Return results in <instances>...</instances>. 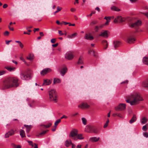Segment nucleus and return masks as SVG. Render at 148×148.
Here are the masks:
<instances>
[{
	"label": "nucleus",
	"mask_w": 148,
	"mask_h": 148,
	"mask_svg": "<svg viewBox=\"0 0 148 148\" xmlns=\"http://www.w3.org/2000/svg\"><path fill=\"white\" fill-rule=\"evenodd\" d=\"M126 109V104L125 103H120L119 105L115 107L116 111H122Z\"/></svg>",
	"instance_id": "obj_6"
},
{
	"label": "nucleus",
	"mask_w": 148,
	"mask_h": 148,
	"mask_svg": "<svg viewBox=\"0 0 148 148\" xmlns=\"http://www.w3.org/2000/svg\"><path fill=\"white\" fill-rule=\"evenodd\" d=\"M52 125V124L51 123H49L47 125H44L43 124H41L40 126L42 127L43 128H48L50 126Z\"/></svg>",
	"instance_id": "obj_29"
},
{
	"label": "nucleus",
	"mask_w": 148,
	"mask_h": 148,
	"mask_svg": "<svg viewBox=\"0 0 148 148\" xmlns=\"http://www.w3.org/2000/svg\"><path fill=\"white\" fill-rule=\"evenodd\" d=\"M20 77L23 80H28L30 79V76L26 71H22L20 72Z\"/></svg>",
	"instance_id": "obj_5"
},
{
	"label": "nucleus",
	"mask_w": 148,
	"mask_h": 148,
	"mask_svg": "<svg viewBox=\"0 0 148 148\" xmlns=\"http://www.w3.org/2000/svg\"><path fill=\"white\" fill-rule=\"evenodd\" d=\"M141 24V21L138 20L135 23L131 24L130 26L131 27H133L140 26Z\"/></svg>",
	"instance_id": "obj_11"
},
{
	"label": "nucleus",
	"mask_w": 148,
	"mask_h": 148,
	"mask_svg": "<svg viewBox=\"0 0 148 148\" xmlns=\"http://www.w3.org/2000/svg\"><path fill=\"white\" fill-rule=\"evenodd\" d=\"M125 19L122 18L121 16H118L115 18L114 20V22L116 23L117 22L122 23L125 21Z\"/></svg>",
	"instance_id": "obj_8"
},
{
	"label": "nucleus",
	"mask_w": 148,
	"mask_h": 148,
	"mask_svg": "<svg viewBox=\"0 0 148 148\" xmlns=\"http://www.w3.org/2000/svg\"><path fill=\"white\" fill-rule=\"evenodd\" d=\"M62 9V8L59 6H58L57 8V11L54 13V14L55 15L56 13H58Z\"/></svg>",
	"instance_id": "obj_37"
},
{
	"label": "nucleus",
	"mask_w": 148,
	"mask_h": 148,
	"mask_svg": "<svg viewBox=\"0 0 148 148\" xmlns=\"http://www.w3.org/2000/svg\"><path fill=\"white\" fill-rule=\"evenodd\" d=\"M127 99L126 100V102L130 103L131 105L134 106L138 104L140 101L143 100L140 94L138 92H134L128 96Z\"/></svg>",
	"instance_id": "obj_2"
},
{
	"label": "nucleus",
	"mask_w": 148,
	"mask_h": 148,
	"mask_svg": "<svg viewBox=\"0 0 148 148\" xmlns=\"http://www.w3.org/2000/svg\"><path fill=\"white\" fill-rule=\"evenodd\" d=\"M6 73V71L4 70L0 71V76Z\"/></svg>",
	"instance_id": "obj_47"
},
{
	"label": "nucleus",
	"mask_w": 148,
	"mask_h": 148,
	"mask_svg": "<svg viewBox=\"0 0 148 148\" xmlns=\"http://www.w3.org/2000/svg\"><path fill=\"white\" fill-rule=\"evenodd\" d=\"M56 41V38H53L51 40V42L52 43H55Z\"/></svg>",
	"instance_id": "obj_49"
},
{
	"label": "nucleus",
	"mask_w": 148,
	"mask_h": 148,
	"mask_svg": "<svg viewBox=\"0 0 148 148\" xmlns=\"http://www.w3.org/2000/svg\"><path fill=\"white\" fill-rule=\"evenodd\" d=\"M98 23V21L96 20H94L92 21L90 23V25H96Z\"/></svg>",
	"instance_id": "obj_39"
},
{
	"label": "nucleus",
	"mask_w": 148,
	"mask_h": 148,
	"mask_svg": "<svg viewBox=\"0 0 148 148\" xmlns=\"http://www.w3.org/2000/svg\"><path fill=\"white\" fill-rule=\"evenodd\" d=\"M144 136L146 138L148 137V133L147 132H145L143 133Z\"/></svg>",
	"instance_id": "obj_52"
},
{
	"label": "nucleus",
	"mask_w": 148,
	"mask_h": 148,
	"mask_svg": "<svg viewBox=\"0 0 148 148\" xmlns=\"http://www.w3.org/2000/svg\"><path fill=\"white\" fill-rule=\"evenodd\" d=\"M14 134V131L12 129L7 133L5 135V138H8L10 136H11Z\"/></svg>",
	"instance_id": "obj_12"
},
{
	"label": "nucleus",
	"mask_w": 148,
	"mask_h": 148,
	"mask_svg": "<svg viewBox=\"0 0 148 148\" xmlns=\"http://www.w3.org/2000/svg\"><path fill=\"white\" fill-rule=\"evenodd\" d=\"M58 33L60 36L63 35L64 34L62 32V31L61 30L58 31Z\"/></svg>",
	"instance_id": "obj_56"
},
{
	"label": "nucleus",
	"mask_w": 148,
	"mask_h": 148,
	"mask_svg": "<svg viewBox=\"0 0 148 148\" xmlns=\"http://www.w3.org/2000/svg\"><path fill=\"white\" fill-rule=\"evenodd\" d=\"M27 59L30 60H32L34 59V56L33 54H30L27 58Z\"/></svg>",
	"instance_id": "obj_35"
},
{
	"label": "nucleus",
	"mask_w": 148,
	"mask_h": 148,
	"mask_svg": "<svg viewBox=\"0 0 148 148\" xmlns=\"http://www.w3.org/2000/svg\"><path fill=\"white\" fill-rule=\"evenodd\" d=\"M49 99L50 101L57 103L58 101V96L55 89H53L48 92Z\"/></svg>",
	"instance_id": "obj_3"
},
{
	"label": "nucleus",
	"mask_w": 148,
	"mask_h": 148,
	"mask_svg": "<svg viewBox=\"0 0 148 148\" xmlns=\"http://www.w3.org/2000/svg\"><path fill=\"white\" fill-rule=\"evenodd\" d=\"M20 58L21 60H22L25 63V64H26L27 63H26V61L25 60L24 58L23 57H21Z\"/></svg>",
	"instance_id": "obj_55"
},
{
	"label": "nucleus",
	"mask_w": 148,
	"mask_h": 148,
	"mask_svg": "<svg viewBox=\"0 0 148 148\" xmlns=\"http://www.w3.org/2000/svg\"><path fill=\"white\" fill-rule=\"evenodd\" d=\"M111 9L112 10L116 11H119V10H120V9H119L117 7H116L115 6H113L111 8Z\"/></svg>",
	"instance_id": "obj_42"
},
{
	"label": "nucleus",
	"mask_w": 148,
	"mask_h": 148,
	"mask_svg": "<svg viewBox=\"0 0 148 148\" xmlns=\"http://www.w3.org/2000/svg\"><path fill=\"white\" fill-rule=\"evenodd\" d=\"M9 33L8 31H6L4 33V35L5 36H8L9 35Z\"/></svg>",
	"instance_id": "obj_53"
},
{
	"label": "nucleus",
	"mask_w": 148,
	"mask_h": 148,
	"mask_svg": "<svg viewBox=\"0 0 148 148\" xmlns=\"http://www.w3.org/2000/svg\"><path fill=\"white\" fill-rule=\"evenodd\" d=\"M71 144H72V143L70 139L66 140L65 142V145L67 147H69Z\"/></svg>",
	"instance_id": "obj_21"
},
{
	"label": "nucleus",
	"mask_w": 148,
	"mask_h": 148,
	"mask_svg": "<svg viewBox=\"0 0 148 148\" xmlns=\"http://www.w3.org/2000/svg\"><path fill=\"white\" fill-rule=\"evenodd\" d=\"M71 11L72 12H74L75 11V9L73 8H72L71 9Z\"/></svg>",
	"instance_id": "obj_64"
},
{
	"label": "nucleus",
	"mask_w": 148,
	"mask_h": 148,
	"mask_svg": "<svg viewBox=\"0 0 148 148\" xmlns=\"http://www.w3.org/2000/svg\"><path fill=\"white\" fill-rule=\"evenodd\" d=\"M73 53L70 52H67L65 56V58L69 60L72 59L73 58Z\"/></svg>",
	"instance_id": "obj_9"
},
{
	"label": "nucleus",
	"mask_w": 148,
	"mask_h": 148,
	"mask_svg": "<svg viewBox=\"0 0 148 148\" xmlns=\"http://www.w3.org/2000/svg\"><path fill=\"white\" fill-rule=\"evenodd\" d=\"M77 35V34L76 33H75L72 34L71 35H69L67 36V37L69 38H72L76 36Z\"/></svg>",
	"instance_id": "obj_34"
},
{
	"label": "nucleus",
	"mask_w": 148,
	"mask_h": 148,
	"mask_svg": "<svg viewBox=\"0 0 148 148\" xmlns=\"http://www.w3.org/2000/svg\"><path fill=\"white\" fill-rule=\"evenodd\" d=\"M113 116H117L120 118L123 117L122 115L120 114L117 113L113 114Z\"/></svg>",
	"instance_id": "obj_40"
},
{
	"label": "nucleus",
	"mask_w": 148,
	"mask_h": 148,
	"mask_svg": "<svg viewBox=\"0 0 148 148\" xmlns=\"http://www.w3.org/2000/svg\"><path fill=\"white\" fill-rule=\"evenodd\" d=\"M57 127V126H54V127H53V128L52 129V130L53 131H55L56 129V128Z\"/></svg>",
	"instance_id": "obj_57"
},
{
	"label": "nucleus",
	"mask_w": 148,
	"mask_h": 148,
	"mask_svg": "<svg viewBox=\"0 0 148 148\" xmlns=\"http://www.w3.org/2000/svg\"><path fill=\"white\" fill-rule=\"evenodd\" d=\"M61 82V80L59 78H55L53 79V84H55Z\"/></svg>",
	"instance_id": "obj_28"
},
{
	"label": "nucleus",
	"mask_w": 148,
	"mask_h": 148,
	"mask_svg": "<svg viewBox=\"0 0 148 148\" xmlns=\"http://www.w3.org/2000/svg\"><path fill=\"white\" fill-rule=\"evenodd\" d=\"M67 118V117L65 115H63L62 117H61V119H62L63 118L66 119Z\"/></svg>",
	"instance_id": "obj_62"
},
{
	"label": "nucleus",
	"mask_w": 148,
	"mask_h": 148,
	"mask_svg": "<svg viewBox=\"0 0 148 148\" xmlns=\"http://www.w3.org/2000/svg\"><path fill=\"white\" fill-rule=\"evenodd\" d=\"M85 131L88 133H97L98 130L96 127L93 125H89L86 126Z\"/></svg>",
	"instance_id": "obj_4"
},
{
	"label": "nucleus",
	"mask_w": 148,
	"mask_h": 148,
	"mask_svg": "<svg viewBox=\"0 0 148 148\" xmlns=\"http://www.w3.org/2000/svg\"><path fill=\"white\" fill-rule=\"evenodd\" d=\"M83 58L82 57L80 56L79 59L78 61V64H83Z\"/></svg>",
	"instance_id": "obj_36"
},
{
	"label": "nucleus",
	"mask_w": 148,
	"mask_h": 148,
	"mask_svg": "<svg viewBox=\"0 0 148 148\" xmlns=\"http://www.w3.org/2000/svg\"><path fill=\"white\" fill-rule=\"evenodd\" d=\"M24 126L26 128V132L29 133L32 127V126L31 125H25Z\"/></svg>",
	"instance_id": "obj_24"
},
{
	"label": "nucleus",
	"mask_w": 148,
	"mask_h": 148,
	"mask_svg": "<svg viewBox=\"0 0 148 148\" xmlns=\"http://www.w3.org/2000/svg\"><path fill=\"white\" fill-rule=\"evenodd\" d=\"M61 121V119H58L54 123V125L55 126H57V125Z\"/></svg>",
	"instance_id": "obj_41"
},
{
	"label": "nucleus",
	"mask_w": 148,
	"mask_h": 148,
	"mask_svg": "<svg viewBox=\"0 0 148 148\" xmlns=\"http://www.w3.org/2000/svg\"><path fill=\"white\" fill-rule=\"evenodd\" d=\"M51 83V81L49 79H45L44 80L42 86H47L50 85Z\"/></svg>",
	"instance_id": "obj_15"
},
{
	"label": "nucleus",
	"mask_w": 148,
	"mask_h": 148,
	"mask_svg": "<svg viewBox=\"0 0 148 148\" xmlns=\"http://www.w3.org/2000/svg\"><path fill=\"white\" fill-rule=\"evenodd\" d=\"M8 7V5L7 4H4L3 5V8H7Z\"/></svg>",
	"instance_id": "obj_63"
},
{
	"label": "nucleus",
	"mask_w": 148,
	"mask_h": 148,
	"mask_svg": "<svg viewBox=\"0 0 148 148\" xmlns=\"http://www.w3.org/2000/svg\"><path fill=\"white\" fill-rule=\"evenodd\" d=\"M15 42L18 43L19 46L21 49L23 47L24 45L21 41H16Z\"/></svg>",
	"instance_id": "obj_38"
},
{
	"label": "nucleus",
	"mask_w": 148,
	"mask_h": 148,
	"mask_svg": "<svg viewBox=\"0 0 148 148\" xmlns=\"http://www.w3.org/2000/svg\"><path fill=\"white\" fill-rule=\"evenodd\" d=\"M20 135L22 138H23L25 137V131L23 130H21L20 131Z\"/></svg>",
	"instance_id": "obj_30"
},
{
	"label": "nucleus",
	"mask_w": 148,
	"mask_h": 148,
	"mask_svg": "<svg viewBox=\"0 0 148 148\" xmlns=\"http://www.w3.org/2000/svg\"><path fill=\"white\" fill-rule=\"evenodd\" d=\"M58 43H56L55 44L52 45V46L53 47H56L58 45Z\"/></svg>",
	"instance_id": "obj_61"
},
{
	"label": "nucleus",
	"mask_w": 148,
	"mask_h": 148,
	"mask_svg": "<svg viewBox=\"0 0 148 148\" xmlns=\"http://www.w3.org/2000/svg\"><path fill=\"white\" fill-rule=\"evenodd\" d=\"M104 19H106L107 21L110 20V17H105L104 18Z\"/></svg>",
	"instance_id": "obj_54"
},
{
	"label": "nucleus",
	"mask_w": 148,
	"mask_h": 148,
	"mask_svg": "<svg viewBox=\"0 0 148 148\" xmlns=\"http://www.w3.org/2000/svg\"><path fill=\"white\" fill-rule=\"evenodd\" d=\"M70 23H67L64 21H62V22L61 23L60 25H62L64 24V25H66Z\"/></svg>",
	"instance_id": "obj_48"
},
{
	"label": "nucleus",
	"mask_w": 148,
	"mask_h": 148,
	"mask_svg": "<svg viewBox=\"0 0 148 148\" xmlns=\"http://www.w3.org/2000/svg\"><path fill=\"white\" fill-rule=\"evenodd\" d=\"M78 134V132L77 130L73 129L71 131L69 135V137H71L72 139L74 140L75 137H76Z\"/></svg>",
	"instance_id": "obj_7"
},
{
	"label": "nucleus",
	"mask_w": 148,
	"mask_h": 148,
	"mask_svg": "<svg viewBox=\"0 0 148 148\" xmlns=\"http://www.w3.org/2000/svg\"><path fill=\"white\" fill-rule=\"evenodd\" d=\"M99 28L98 26H95V32H98L99 31Z\"/></svg>",
	"instance_id": "obj_50"
},
{
	"label": "nucleus",
	"mask_w": 148,
	"mask_h": 148,
	"mask_svg": "<svg viewBox=\"0 0 148 148\" xmlns=\"http://www.w3.org/2000/svg\"><path fill=\"white\" fill-rule=\"evenodd\" d=\"M5 68L6 69L8 70L9 71H14L15 69V68L13 67L12 68L10 66H6L5 67Z\"/></svg>",
	"instance_id": "obj_32"
},
{
	"label": "nucleus",
	"mask_w": 148,
	"mask_h": 148,
	"mask_svg": "<svg viewBox=\"0 0 148 148\" xmlns=\"http://www.w3.org/2000/svg\"><path fill=\"white\" fill-rule=\"evenodd\" d=\"M136 119L137 118L136 115L134 114L132 118L129 121L130 123L131 124L133 123L136 121Z\"/></svg>",
	"instance_id": "obj_25"
},
{
	"label": "nucleus",
	"mask_w": 148,
	"mask_h": 148,
	"mask_svg": "<svg viewBox=\"0 0 148 148\" xmlns=\"http://www.w3.org/2000/svg\"><path fill=\"white\" fill-rule=\"evenodd\" d=\"M79 107L82 109L88 108L90 106L86 103H82L79 106Z\"/></svg>",
	"instance_id": "obj_14"
},
{
	"label": "nucleus",
	"mask_w": 148,
	"mask_h": 148,
	"mask_svg": "<svg viewBox=\"0 0 148 148\" xmlns=\"http://www.w3.org/2000/svg\"><path fill=\"white\" fill-rule=\"evenodd\" d=\"M88 53L91 54L92 53V55L95 56L96 57L97 55V53L93 50L90 49L88 51Z\"/></svg>",
	"instance_id": "obj_26"
},
{
	"label": "nucleus",
	"mask_w": 148,
	"mask_h": 148,
	"mask_svg": "<svg viewBox=\"0 0 148 148\" xmlns=\"http://www.w3.org/2000/svg\"><path fill=\"white\" fill-rule=\"evenodd\" d=\"M128 83V81L127 80H126V81H123L122 82H121V84H127Z\"/></svg>",
	"instance_id": "obj_59"
},
{
	"label": "nucleus",
	"mask_w": 148,
	"mask_h": 148,
	"mask_svg": "<svg viewBox=\"0 0 148 148\" xmlns=\"http://www.w3.org/2000/svg\"><path fill=\"white\" fill-rule=\"evenodd\" d=\"M84 138V137L82 136V135L81 134H79L77 135L76 137H75L74 140H76L78 139L82 140Z\"/></svg>",
	"instance_id": "obj_20"
},
{
	"label": "nucleus",
	"mask_w": 148,
	"mask_h": 148,
	"mask_svg": "<svg viewBox=\"0 0 148 148\" xmlns=\"http://www.w3.org/2000/svg\"><path fill=\"white\" fill-rule=\"evenodd\" d=\"M67 69L66 67H64L60 70L61 74L62 76H64L65 74L67 72Z\"/></svg>",
	"instance_id": "obj_19"
},
{
	"label": "nucleus",
	"mask_w": 148,
	"mask_h": 148,
	"mask_svg": "<svg viewBox=\"0 0 148 148\" xmlns=\"http://www.w3.org/2000/svg\"><path fill=\"white\" fill-rule=\"evenodd\" d=\"M102 43L104 49H106L107 48L108 45L107 41L106 40H104L102 41Z\"/></svg>",
	"instance_id": "obj_18"
},
{
	"label": "nucleus",
	"mask_w": 148,
	"mask_h": 148,
	"mask_svg": "<svg viewBox=\"0 0 148 148\" xmlns=\"http://www.w3.org/2000/svg\"><path fill=\"white\" fill-rule=\"evenodd\" d=\"M99 36H102L105 38H107L108 36V31L106 30L104 32H101L99 34Z\"/></svg>",
	"instance_id": "obj_13"
},
{
	"label": "nucleus",
	"mask_w": 148,
	"mask_h": 148,
	"mask_svg": "<svg viewBox=\"0 0 148 148\" xmlns=\"http://www.w3.org/2000/svg\"><path fill=\"white\" fill-rule=\"evenodd\" d=\"M82 120L83 123L84 125H86L87 123V121L86 119L84 118H82Z\"/></svg>",
	"instance_id": "obj_43"
},
{
	"label": "nucleus",
	"mask_w": 148,
	"mask_h": 148,
	"mask_svg": "<svg viewBox=\"0 0 148 148\" xmlns=\"http://www.w3.org/2000/svg\"><path fill=\"white\" fill-rule=\"evenodd\" d=\"M51 71V70L50 68L45 69L41 71L40 73V74L42 75H44Z\"/></svg>",
	"instance_id": "obj_10"
},
{
	"label": "nucleus",
	"mask_w": 148,
	"mask_h": 148,
	"mask_svg": "<svg viewBox=\"0 0 148 148\" xmlns=\"http://www.w3.org/2000/svg\"><path fill=\"white\" fill-rule=\"evenodd\" d=\"M120 45V42L118 41H114V45L115 48L119 47Z\"/></svg>",
	"instance_id": "obj_31"
},
{
	"label": "nucleus",
	"mask_w": 148,
	"mask_h": 148,
	"mask_svg": "<svg viewBox=\"0 0 148 148\" xmlns=\"http://www.w3.org/2000/svg\"><path fill=\"white\" fill-rule=\"evenodd\" d=\"M8 28L10 30L12 31L14 30V28L13 27H10V25H8Z\"/></svg>",
	"instance_id": "obj_60"
},
{
	"label": "nucleus",
	"mask_w": 148,
	"mask_h": 148,
	"mask_svg": "<svg viewBox=\"0 0 148 148\" xmlns=\"http://www.w3.org/2000/svg\"><path fill=\"white\" fill-rule=\"evenodd\" d=\"M147 125H146L143 126L142 127V130L144 131H146L147 130Z\"/></svg>",
	"instance_id": "obj_46"
},
{
	"label": "nucleus",
	"mask_w": 148,
	"mask_h": 148,
	"mask_svg": "<svg viewBox=\"0 0 148 148\" xmlns=\"http://www.w3.org/2000/svg\"><path fill=\"white\" fill-rule=\"evenodd\" d=\"M27 141L30 145H32V147H33L34 146V145L33 144V142L32 141Z\"/></svg>",
	"instance_id": "obj_51"
},
{
	"label": "nucleus",
	"mask_w": 148,
	"mask_h": 148,
	"mask_svg": "<svg viewBox=\"0 0 148 148\" xmlns=\"http://www.w3.org/2000/svg\"><path fill=\"white\" fill-rule=\"evenodd\" d=\"M19 85L18 79L16 77H9L3 81L2 89H6L13 87H17Z\"/></svg>",
	"instance_id": "obj_1"
},
{
	"label": "nucleus",
	"mask_w": 148,
	"mask_h": 148,
	"mask_svg": "<svg viewBox=\"0 0 148 148\" xmlns=\"http://www.w3.org/2000/svg\"><path fill=\"white\" fill-rule=\"evenodd\" d=\"M14 148H21V146L19 145H16L14 144L13 146Z\"/></svg>",
	"instance_id": "obj_45"
},
{
	"label": "nucleus",
	"mask_w": 148,
	"mask_h": 148,
	"mask_svg": "<svg viewBox=\"0 0 148 148\" xmlns=\"http://www.w3.org/2000/svg\"><path fill=\"white\" fill-rule=\"evenodd\" d=\"M148 119L147 117L144 116L142 117L140 119V122L142 124L146 123L148 121Z\"/></svg>",
	"instance_id": "obj_16"
},
{
	"label": "nucleus",
	"mask_w": 148,
	"mask_h": 148,
	"mask_svg": "<svg viewBox=\"0 0 148 148\" xmlns=\"http://www.w3.org/2000/svg\"><path fill=\"white\" fill-rule=\"evenodd\" d=\"M84 38L86 39L90 40H92L94 39V38L92 36H91L90 35H88L87 34H85Z\"/></svg>",
	"instance_id": "obj_22"
},
{
	"label": "nucleus",
	"mask_w": 148,
	"mask_h": 148,
	"mask_svg": "<svg viewBox=\"0 0 148 148\" xmlns=\"http://www.w3.org/2000/svg\"><path fill=\"white\" fill-rule=\"evenodd\" d=\"M135 40V38L131 36L128 37L127 40V42L129 43H132Z\"/></svg>",
	"instance_id": "obj_17"
},
{
	"label": "nucleus",
	"mask_w": 148,
	"mask_h": 148,
	"mask_svg": "<svg viewBox=\"0 0 148 148\" xmlns=\"http://www.w3.org/2000/svg\"><path fill=\"white\" fill-rule=\"evenodd\" d=\"M12 40H6L5 41V42H6V44H7V45H8L9 44V43L10 42H12Z\"/></svg>",
	"instance_id": "obj_58"
},
{
	"label": "nucleus",
	"mask_w": 148,
	"mask_h": 148,
	"mask_svg": "<svg viewBox=\"0 0 148 148\" xmlns=\"http://www.w3.org/2000/svg\"><path fill=\"white\" fill-rule=\"evenodd\" d=\"M142 86L144 87L148 88V79L143 82Z\"/></svg>",
	"instance_id": "obj_27"
},
{
	"label": "nucleus",
	"mask_w": 148,
	"mask_h": 148,
	"mask_svg": "<svg viewBox=\"0 0 148 148\" xmlns=\"http://www.w3.org/2000/svg\"><path fill=\"white\" fill-rule=\"evenodd\" d=\"M48 131H49V130H47L43 131V132H41L40 133L39 135H44L46 133V132H48Z\"/></svg>",
	"instance_id": "obj_44"
},
{
	"label": "nucleus",
	"mask_w": 148,
	"mask_h": 148,
	"mask_svg": "<svg viewBox=\"0 0 148 148\" xmlns=\"http://www.w3.org/2000/svg\"><path fill=\"white\" fill-rule=\"evenodd\" d=\"M143 62L144 64L148 65V58L144 57L143 59Z\"/></svg>",
	"instance_id": "obj_33"
},
{
	"label": "nucleus",
	"mask_w": 148,
	"mask_h": 148,
	"mask_svg": "<svg viewBox=\"0 0 148 148\" xmlns=\"http://www.w3.org/2000/svg\"><path fill=\"white\" fill-rule=\"evenodd\" d=\"M99 139V138L96 137H91L89 139V141L92 142H96L98 141Z\"/></svg>",
	"instance_id": "obj_23"
}]
</instances>
